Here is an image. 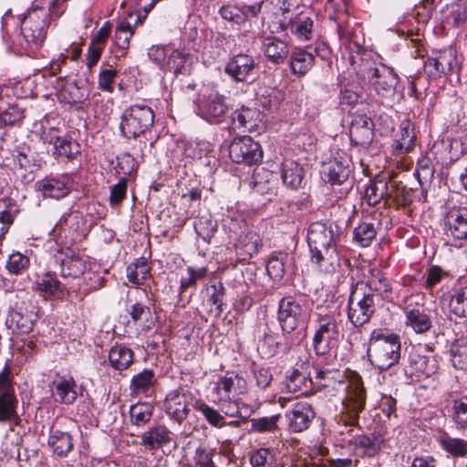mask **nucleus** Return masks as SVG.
Wrapping results in <instances>:
<instances>
[{"label": "nucleus", "mask_w": 467, "mask_h": 467, "mask_svg": "<svg viewBox=\"0 0 467 467\" xmlns=\"http://www.w3.org/2000/svg\"><path fill=\"white\" fill-rule=\"evenodd\" d=\"M58 0H52L48 8L38 5L32 6L22 20L21 33L26 41L35 48H38L47 37V27L51 17H58L63 10H55Z\"/></svg>", "instance_id": "1"}, {"label": "nucleus", "mask_w": 467, "mask_h": 467, "mask_svg": "<svg viewBox=\"0 0 467 467\" xmlns=\"http://www.w3.org/2000/svg\"><path fill=\"white\" fill-rule=\"evenodd\" d=\"M334 223L314 222L307 231V244L311 253V262L321 265L334 258L337 254L336 243L338 235Z\"/></svg>", "instance_id": "2"}, {"label": "nucleus", "mask_w": 467, "mask_h": 467, "mask_svg": "<svg viewBox=\"0 0 467 467\" xmlns=\"http://www.w3.org/2000/svg\"><path fill=\"white\" fill-rule=\"evenodd\" d=\"M401 345L399 336L384 335L374 330L369 338L368 356L371 364L379 370H387L400 358Z\"/></svg>", "instance_id": "3"}, {"label": "nucleus", "mask_w": 467, "mask_h": 467, "mask_svg": "<svg viewBox=\"0 0 467 467\" xmlns=\"http://www.w3.org/2000/svg\"><path fill=\"white\" fill-rule=\"evenodd\" d=\"M311 306L301 296H287L278 303L277 320L285 334L305 327L311 317Z\"/></svg>", "instance_id": "4"}, {"label": "nucleus", "mask_w": 467, "mask_h": 467, "mask_svg": "<svg viewBox=\"0 0 467 467\" xmlns=\"http://www.w3.org/2000/svg\"><path fill=\"white\" fill-rule=\"evenodd\" d=\"M154 112L145 104H133L126 108L121 116L119 130L122 137L130 140L150 134L154 124Z\"/></svg>", "instance_id": "5"}, {"label": "nucleus", "mask_w": 467, "mask_h": 467, "mask_svg": "<svg viewBox=\"0 0 467 467\" xmlns=\"http://www.w3.org/2000/svg\"><path fill=\"white\" fill-rule=\"evenodd\" d=\"M375 301L373 295L359 287V283L351 285L347 315L353 327H361L370 321L376 312Z\"/></svg>", "instance_id": "6"}, {"label": "nucleus", "mask_w": 467, "mask_h": 467, "mask_svg": "<svg viewBox=\"0 0 467 467\" xmlns=\"http://www.w3.org/2000/svg\"><path fill=\"white\" fill-rule=\"evenodd\" d=\"M282 17L279 20V28L289 31L300 41H307L314 36L315 21L313 16L298 8L290 10L287 6L281 7Z\"/></svg>", "instance_id": "7"}, {"label": "nucleus", "mask_w": 467, "mask_h": 467, "mask_svg": "<svg viewBox=\"0 0 467 467\" xmlns=\"http://www.w3.org/2000/svg\"><path fill=\"white\" fill-rule=\"evenodd\" d=\"M194 103L197 115L213 124L223 122L230 109L225 97L214 90L200 94Z\"/></svg>", "instance_id": "8"}, {"label": "nucleus", "mask_w": 467, "mask_h": 467, "mask_svg": "<svg viewBox=\"0 0 467 467\" xmlns=\"http://www.w3.org/2000/svg\"><path fill=\"white\" fill-rule=\"evenodd\" d=\"M364 78L381 97H391L395 94L399 77L392 67L380 64L369 67L365 70Z\"/></svg>", "instance_id": "9"}, {"label": "nucleus", "mask_w": 467, "mask_h": 467, "mask_svg": "<svg viewBox=\"0 0 467 467\" xmlns=\"http://www.w3.org/2000/svg\"><path fill=\"white\" fill-rule=\"evenodd\" d=\"M231 160L239 164H258L263 159L261 145L249 136L234 139L229 146Z\"/></svg>", "instance_id": "10"}, {"label": "nucleus", "mask_w": 467, "mask_h": 467, "mask_svg": "<svg viewBox=\"0 0 467 467\" xmlns=\"http://www.w3.org/2000/svg\"><path fill=\"white\" fill-rule=\"evenodd\" d=\"M366 398L361 377L355 375L347 388V394L343 400V406L349 420L346 427L358 425L359 414L366 405Z\"/></svg>", "instance_id": "11"}, {"label": "nucleus", "mask_w": 467, "mask_h": 467, "mask_svg": "<svg viewBox=\"0 0 467 467\" xmlns=\"http://www.w3.org/2000/svg\"><path fill=\"white\" fill-rule=\"evenodd\" d=\"M460 68L455 48L450 47L438 51L424 63V72L429 78L436 79Z\"/></svg>", "instance_id": "12"}, {"label": "nucleus", "mask_w": 467, "mask_h": 467, "mask_svg": "<svg viewBox=\"0 0 467 467\" xmlns=\"http://www.w3.org/2000/svg\"><path fill=\"white\" fill-rule=\"evenodd\" d=\"M317 322L318 327L313 337V348L317 355L324 356L337 340L339 328L332 316H320Z\"/></svg>", "instance_id": "13"}, {"label": "nucleus", "mask_w": 467, "mask_h": 467, "mask_svg": "<svg viewBox=\"0 0 467 467\" xmlns=\"http://www.w3.org/2000/svg\"><path fill=\"white\" fill-rule=\"evenodd\" d=\"M11 369L5 365L0 372V422L12 421L18 418Z\"/></svg>", "instance_id": "14"}, {"label": "nucleus", "mask_w": 467, "mask_h": 467, "mask_svg": "<svg viewBox=\"0 0 467 467\" xmlns=\"http://www.w3.org/2000/svg\"><path fill=\"white\" fill-rule=\"evenodd\" d=\"M354 432L355 430L349 428L346 431H342L340 434L344 447L350 450L355 455L358 457H373L380 451L377 438Z\"/></svg>", "instance_id": "15"}, {"label": "nucleus", "mask_w": 467, "mask_h": 467, "mask_svg": "<svg viewBox=\"0 0 467 467\" xmlns=\"http://www.w3.org/2000/svg\"><path fill=\"white\" fill-rule=\"evenodd\" d=\"M224 72L235 82L250 83L255 79L256 63L252 56L241 53L229 59Z\"/></svg>", "instance_id": "16"}, {"label": "nucleus", "mask_w": 467, "mask_h": 467, "mask_svg": "<svg viewBox=\"0 0 467 467\" xmlns=\"http://www.w3.org/2000/svg\"><path fill=\"white\" fill-rule=\"evenodd\" d=\"M288 430L298 433L306 431L316 417L312 406L306 402H296L285 411Z\"/></svg>", "instance_id": "17"}, {"label": "nucleus", "mask_w": 467, "mask_h": 467, "mask_svg": "<svg viewBox=\"0 0 467 467\" xmlns=\"http://www.w3.org/2000/svg\"><path fill=\"white\" fill-rule=\"evenodd\" d=\"M445 226L447 235L451 236L455 241H459V246L467 243V208L453 207L446 214Z\"/></svg>", "instance_id": "18"}, {"label": "nucleus", "mask_w": 467, "mask_h": 467, "mask_svg": "<svg viewBox=\"0 0 467 467\" xmlns=\"http://www.w3.org/2000/svg\"><path fill=\"white\" fill-rule=\"evenodd\" d=\"M374 124L366 114H356L349 128L351 143L364 148L368 147L374 138Z\"/></svg>", "instance_id": "19"}, {"label": "nucleus", "mask_w": 467, "mask_h": 467, "mask_svg": "<svg viewBox=\"0 0 467 467\" xmlns=\"http://www.w3.org/2000/svg\"><path fill=\"white\" fill-rule=\"evenodd\" d=\"M189 394L183 389L171 390L166 397L164 407L166 413L178 423H182L189 415Z\"/></svg>", "instance_id": "20"}, {"label": "nucleus", "mask_w": 467, "mask_h": 467, "mask_svg": "<svg viewBox=\"0 0 467 467\" xmlns=\"http://www.w3.org/2000/svg\"><path fill=\"white\" fill-rule=\"evenodd\" d=\"M235 250L242 261H248L254 254H258L263 246V241L260 235L253 231L242 233L235 244Z\"/></svg>", "instance_id": "21"}, {"label": "nucleus", "mask_w": 467, "mask_h": 467, "mask_svg": "<svg viewBox=\"0 0 467 467\" xmlns=\"http://www.w3.org/2000/svg\"><path fill=\"white\" fill-rule=\"evenodd\" d=\"M347 157H336L331 160L323 170L332 185H342L348 181L350 169Z\"/></svg>", "instance_id": "22"}, {"label": "nucleus", "mask_w": 467, "mask_h": 467, "mask_svg": "<svg viewBox=\"0 0 467 467\" xmlns=\"http://www.w3.org/2000/svg\"><path fill=\"white\" fill-rule=\"evenodd\" d=\"M172 441V433L165 425H156L141 435V444L150 450H157Z\"/></svg>", "instance_id": "23"}, {"label": "nucleus", "mask_w": 467, "mask_h": 467, "mask_svg": "<svg viewBox=\"0 0 467 467\" xmlns=\"http://www.w3.org/2000/svg\"><path fill=\"white\" fill-rule=\"evenodd\" d=\"M262 50L269 61L282 64L289 55V47L286 42L274 36L264 37Z\"/></svg>", "instance_id": "24"}, {"label": "nucleus", "mask_w": 467, "mask_h": 467, "mask_svg": "<svg viewBox=\"0 0 467 467\" xmlns=\"http://www.w3.org/2000/svg\"><path fill=\"white\" fill-rule=\"evenodd\" d=\"M62 277L78 278L87 269L85 260L73 251H68L64 257L58 258Z\"/></svg>", "instance_id": "25"}, {"label": "nucleus", "mask_w": 467, "mask_h": 467, "mask_svg": "<svg viewBox=\"0 0 467 467\" xmlns=\"http://www.w3.org/2000/svg\"><path fill=\"white\" fill-rule=\"evenodd\" d=\"M285 384L289 392L295 393L297 396H309L315 392L313 390L312 379L298 369H293L285 377Z\"/></svg>", "instance_id": "26"}, {"label": "nucleus", "mask_w": 467, "mask_h": 467, "mask_svg": "<svg viewBox=\"0 0 467 467\" xmlns=\"http://www.w3.org/2000/svg\"><path fill=\"white\" fill-rule=\"evenodd\" d=\"M68 178L63 176L59 178H46L36 183L37 191H39L44 197H50L54 199H60L67 195L69 189L67 186Z\"/></svg>", "instance_id": "27"}, {"label": "nucleus", "mask_w": 467, "mask_h": 467, "mask_svg": "<svg viewBox=\"0 0 467 467\" xmlns=\"http://www.w3.org/2000/svg\"><path fill=\"white\" fill-rule=\"evenodd\" d=\"M207 306H210L209 312L215 317H219L224 310L225 305V287L222 282L212 285L206 288V299L203 301Z\"/></svg>", "instance_id": "28"}, {"label": "nucleus", "mask_w": 467, "mask_h": 467, "mask_svg": "<svg viewBox=\"0 0 467 467\" xmlns=\"http://www.w3.org/2000/svg\"><path fill=\"white\" fill-rule=\"evenodd\" d=\"M108 358L112 368L122 371L129 368L133 363L134 353L130 348L122 344H116L109 349Z\"/></svg>", "instance_id": "29"}, {"label": "nucleus", "mask_w": 467, "mask_h": 467, "mask_svg": "<svg viewBox=\"0 0 467 467\" xmlns=\"http://www.w3.org/2000/svg\"><path fill=\"white\" fill-rule=\"evenodd\" d=\"M359 287H362L365 292L373 295L374 300H376L378 296L387 298L392 292L389 281L379 271H377V274L366 283H359Z\"/></svg>", "instance_id": "30"}, {"label": "nucleus", "mask_w": 467, "mask_h": 467, "mask_svg": "<svg viewBox=\"0 0 467 467\" xmlns=\"http://www.w3.org/2000/svg\"><path fill=\"white\" fill-rule=\"evenodd\" d=\"M405 324L417 334H424L432 327V322L429 315L419 308L405 310Z\"/></svg>", "instance_id": "31"}, {"label": "nucleus", "mask_w": 467, "mask_h": 467, "mask_svg": "<svg viewBox=\"0 0 467 467\" xmlns=\"http://www.w3.org/2000/svg\"><path fill=\"white\" fill-rule=\"evenodd\" d=\"M315 55L305 49H297L292 52L290 57V67L293 74L304 76L314 66Z\"/></svg>", "instance_id": "32"}, {"label": "nucleus", "mask_w": 467, "mask_h": 467, "mask_svg": "<svg viewBox=\"0 0 467 467\" xmlns=\"http://www.w3.org/2000/svg\"><path fill=\"white\" fill-rule=\"evenodd\" d=\"M55 393L57 396V401L63 404H72L78 397L76 390L77 384L73 378H59L53 383Z\"/></svg>", "instance_id": "33"}, {"label": "nucleus", "mask_w": 467, "mask_h": 467, "mask_svg": "<svg viewBox=\"0 0 467 467\" xmlns=\"http://www.w3.org/2000/svg\"><path fill=\"white\" fill-rule=\"evenodd\" d=\"M281 178L287 187L295 190L298 189L304 179V170L294 161H285L282 164Z\"/></svg>", "instance_id": "34"}, {"label": "nucleus", "mask_w": 467, "mask_h": 467, "mask_svg": "<svg viewBox=\"0 0 467 467\" xmlns=\"http://www.w3.org/2000/svg\"><path fill=\"white\" fill-rule=\"evenodd\" d=\"M389 187L388 181L385 178H375L366 187L364 199L369 206H375L380 201L388 197Z\"/></svg>", "instance_id": "35"}, {"label": "nucleus", "mask_w": 467, "mask_h": 467, "mask_svg": "<svg viewBox=\"0 0 467 467\" xmlns=\"http://www.w3.org/2000/svg\"><path fill=\"white\" fill-rule=\"evenodd\" d=\"M62 289V284L49 273L36 279L32 285V290L46 299L54 296Z\"/></svg>", "instance_id": "36"}, {"label": "nucleus", "mask_w": 467, "mask_h": 467, "mask_svg": "<svg viewBox=\"0 0 467 467\" xmlns=\"http://www.w3.org/2000/svg\"><path fill=\"white\" fill-rule=\"evenodd\" d=\"M48 445L57 456L64 457L73 449L72 436L68 432L53 430L48 439Z\"/></svg>", "instance_id": "37"}, {"label": "nucleus", "mask_w": 467, "mask_h": 467, "mask_svg": "<svg viewBox=\"0 0 467 467\" xmlns=\"http://www.w3.org/2000/svg\"><path fill=\"white\" fill-rule=\"evenodd\" d=\"M234 122H238L240 128L250 131L254 130L261 122V112L256 109L243 107L232 114Z\"/></svg>", "instance_id": "38"}, {"label": "nucleus", "mask_w": 467, "mask_h": 467, "mask_svg": "<svg viewBox=\"0 0 467 467\" xmlns=\"http://www.w3.org/2000/svg\"><path fill=\"white\" fill-rule=\"evenodd\" d=\"M379 226V223H378L376 226V224L373 222H361L354 229V241L362 247L369 246L377 235Z\"/></svg>", "instance_id": "39"}, {"label": "nucleus", "mask_w": 467, "mask_h": 467, "mask_svg": "<svg viewBox=\"0 0 467 467\" xmlns=\"http://www.w3.org/2000/svg\"><path fill=\"white\" fill-rule=\"evenodd\" d=\"M60 98L70 105L82 104L88 99V93L84 87L75 81L67 82L60 91Z\"/></svg>", "instance_id": "40"}, {"label": "nucleus", "mask_w": 467, "mask_h": 467, "mask_svg": "<svg viewBox=\"0 0 467 467\" xmlns=\"http://www.w3.org/2000/svg\"><path fill=\"white\" fill-rule=\"evenodd\" d=\"M37 318V313L34 311L24 314L19 309L10 313L11 326L15 324L17 331L21 334L31 332Z\"/></svg>", "instance_id": "41"}, {"label": "nucleus", "mask_w": 467, "mask_h": 467, "mask_svg": "<svg viewBox=\"0 0 467 467\" xmlns=\"http://www.w3.org/2000/svg\"><path fill=\"white\" fill-rule=\"evenodd\" d=\"M441 447L453 457H465L467 455V441L460 438H452L447 433L438 440Z\"/></svg>", "instance_id": "42"}, {"label": "nucleus", "mask_w": 467, "mask_h": 467, "mask_svg": "<svg viewBox=\"0 0 467 467\" xmlns=\"http://www.w3.org/2000/svg\"><path fill=\"white\" fill-rule=\"evenodd\" d=\"M80 152V145L68 135H63L58 143L54 147V155L65 157L73 161Z\"/></svg>", "instance_id": "43"}, {"label": "nucleus", "mask_w": 467, "mask_h": 467, "mask_svg": "<svg viewBox=\"0 0 467 467\" xmlns=\"http://www.w3.org/2000/svg\"><path fill=\"white\" fill-rule=\"evenodd\" d=\"M155 383V374L152 370L144 369L135 375L130 381V390L135 394H145Z\"/></svg>", "instance_id": "44"}, {"label": "nucleus", "mask_w": 467, "mask_h": 467, "mask_svg": "<svg viewBox=\"0 0 467 467\" xmlns=\"http://www.w3.org/2000/svg\"><path fill=\"white\" fill-rule=\"evenodd\" d=\"M194 408L201 412L211 426L218 429L226 426L224 416L222 414L221 410L211 407L203 401L196 402Z\"/></svg>", "instance_id": "45"}, {"label": "nucleus", "mask_w": 467, "mask_h": 467, "mask_svg": "<svg viewBox=\"0 0 467 467\" xmlns=\"http://www.w3.org/2000/svg\"><path fill=\"white\" fill-rule=\"evenodd\" d=\"M134 35V30L129 22H121L116 28L114 43L118 49L121 51V57H124L129 48L130 41Z\"/></svg>", "instance_id": "46"}, {"label": "nucleus", "mask_w": 467, "mask_h": 467, "mask_svg": "<svg viewBox=\"0 0 467 467\" xmlns=\"http://www.w3.org/2000/svg\"><path fill=\"white\" fill-rule=\"evenodd\" d=\"M153 406L150 403H137L130 410V421L138 427L148 423L152 417Z\"/></svg>", "instance_id": "47"}, {"label": "nucleus", "mask_w": 467, "mask_h": 467, "mask_svg": "<svg viewBox=\"0 0 467 467\" xmlns=\"http://www.w3.org/2000/svg\"><path fill=\"white\" fill-rule=\"evenodd\" d=\"M449 306L455 316L467 317V286L453 291Z\"/></svg>", "instance_id": "48"}, {"label": "nucleus", "mask_w": 467, "mask_h": 467, "mask_svg": "<svg viewBox=\"0 0 467 467\" xmlns=\"http://www.w3.org/2000/svg\"><path fill=\"white\" fill-rule=\"evenodd\" d=\"M451 419L458 430L467 429V396L452 400Z\"/></svg>", "instance_id": "49"}, {"label": "nucleus", "mask_w": 467, "mask_h": 467, "mask_svg": "<svg viewBox=\"0 0 467 467\" xmlns=\"http://www.w3.org/2000/svg\"><path fill=\"white\" fill-rule=\"evenodd\" d=\"M194 229L200 237L209 242L217 229V223L209 214L202 215L195 221Z\"/></svg>", "instance_id": "50"}, {"label": "nucleus", "mask_w": 467, "mask_h": 467, "mask_svg": "<svg viewBox=\"0 0 467 467\" xmlns=\"http://www.w3.org/2000/svg\"><path fill=\"white\" fill-rule=\"evenodd\" d=\"M281 419L280 414H275L270 417H261L251 420V429L253 431L265 433L274 432L279 430L278 421Z\"/></svg>", "instance_id": "51"}, {"label": "nucleus", "mask_w": 467, "mask_h": 467, "mask_svg": "<svg viewBox=\"0 0 467 467\" xmlns=\"http://www.w3.org/2000/svg\"><path fill=\"white\" fill-rule=\"evenodd\" d=\"M187 56L180 50H174L169 60V67L176 76L189 75L191 73V67L187 64Z\"/></svg>", "instance_id": "52"}, {"label": "nucleus", "mask_w": 467, "mask_h": 467, "mask_svg": "<svg viewBox=\"0 0 467 467\" xmlns=\"http://www.w3.org/2000/svg\"><path fill=\"white\" fill-rule=\"evenodd\" d=\"M362 88L356 83H347L341 87L340 104L351 106L356 104L361 98Z\"/></svg>", "instance_id": "53"}, {"label": "nucleus", "mask_w": 467, "mask_h": 467, "mask_svg": "<svg viewBox=\"0 0 467 467\" xmlns=\"http://www.w3.org/2000/svg\"><path fill=\"white\" fill-rule=\"evenodd\" d=\"M29 266V258L20 253H13L9 255L6 269L10 274L21 275Z\"/></svg>", "instance_id": "54"}, {"label": "nucleus", "mask_w": 467, "mask_h": 467, "mask_svg": "<svg viewBox=\"0 0 467 467\" xmlns=\"http://www.w3.org/2000/svg\"><path fill=\"white\" fill-rule=\"evenodd\" d=\"M266 272L273 280H281L285 275L283 257L272 254L266 262Z\"/></svg>", "instance_id": "55"}, {"label": "nucleus", "mask_w": 467, "mask_h": 467, "mask_svg": "<svg viewBox=\"0 0 467 467\" xmlns=\"http://www.w3.org/2000/svg\"><path fill=\"white\" fill-rule=\"evenodd\" d=\"M408 362L410 375H413L415 373H421L429 376L431 372L428 368L429 359L425 356L417 353H411L409 356Z\"/></svg>", "instance_id": "56"}, {"label": "nucleus", "mask_w": 467, "mask_h": 467, "mask_svg": "<svg viewBox=\"0 0 467 467\" xmlns=\"http://www.w3.org/2000/svg\"><path fill=\"white\" fill-rule=\"evenodd\" d=\"M219 13L224 20L234 24H242L245 21L244 11L235 5H224L220 8Z\"/></svg>", "instance_id": "57"}, {"label": "nucleus", "mask_w": 467, "mask_h": 467, "mask_svg": "<svg viewBox=\"0 0 467 467\" xmlns=\"http://www.w3.org/2000/svg\"><path fill=\"white\" fill-rule=\"evenodd\" d=\"M238 375L227 373L225 377L220 379L216 384V391L222 395V399H227L230 397V393L234 389L235 380H242Z\"/></svg>", "instance_id": "58"}, {"label": "nucleus", "mask_w": 467, "mask_h": 467, "mask_svg": "<svg viewBox=\"0 0 467 467\" xmlns=\"http://www.w3.org/2000/svg\"><path fill=\"white\" fill-rule=\"evenodd\" d=\"M391 191H389L388 197L392 198L399 206H407L412 202L411 193L410 190L405 187H399L398 185H391Z\"/></svg>", "instance_id": "59"}, {"label": "nucleus", "mask_w": 467, "mask_h": 467, "mask_svg": "<svg viewBox=\"0 0 467 467\" xmlns=\"http://www.w3.org/2000/svg\"><path fill=\"white\" fill-rule=\"evenodd\" d=\"M118 71L115 68H107L100 71L99 76V88L103 91L112 92V84L117 77Z\"/></svg>", "instance_id": "60"}, {"label": "nucleus", "mask_w": 467, "mask_h": 467, "mask_svg": "<svg viewBox=\"0 0 467 467\" xmlns=\"http://www.w3.org/2000/svg\"><path fill=\"white\" fill-rule=\"evenodd\" d=\"M446 275L447 273L441 267L438 265L431 266L427 273L425 288L430 291L432 290Z\"/></svg>", "instance_id": "61"}, {"label": "nucleus", "mask_w": 467, "mask_h": 467, "mask_svg": "<svg viewBox=\"0 0 467 467\" xmlns=\"http://www.w3.org/2000/svg\"><path fill=\"white\" fill-rule=\"evenodd\" d=\"M253 371L256 386L259 389H265L270 386L273 375L269 368H254Z\"/></svg>", "instance_id": "62"}, {"label": "nucleus", "mask_w": 467, "mask_h": 467, "mask_svg": "<svg viewBox=\"0 0 467 467\" xmlns=\"http://www.w3.org/2000/svg\"><path fill=\"white\" fill-rule=\"evenodd\" d=\"M127 179L121 178L119 182L111 187L109 201L112 205L119 204L126 197Z\"/></svg>", "instance_id": "63"}, {"label": "nucleus", "mask_w": 467, "mask_h": 467, "mask_svg": "<svg viewBox=\"0 0 467 467\" xmlns=\"http://www.w3.org/2000/svg\"><path fill=\"white\" fill-rule=\"evenodd\" d=\"M138 143H136L132 150L134 151V154L137 155V157H140L143 159L146 155L151 153L152 147L154 145V140H151V138H148V135L146 137H140L139 138Z\"/></svg>", "instance_id": "64"}]
</instances>
